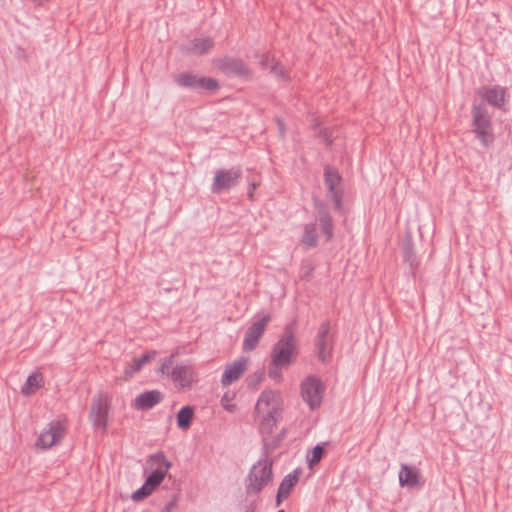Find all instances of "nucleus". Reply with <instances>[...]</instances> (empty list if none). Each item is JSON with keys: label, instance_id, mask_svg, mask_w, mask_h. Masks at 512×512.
<instances>
[{"label": "nucleus", "instance_id": "obj_1", "mask_svg": "<svg viewBox=\"0 0 512 512\" xmlns=\"http://www.w3.org/2000/svg\"><path fill=\"white\" fill-rule=\"evenodd\" d=\"M283 398L279 391L264 390L254 408V419L263 433H271L281 419Z\"/></svg>", "mask_w": 512, "mask_h": 512}, {"label": "nucleus", "instance_id": "obj_2", "mask_svg": "<svg viewBox=\"0 0 512 512\" xmlns=\"http://www.w3.org/2000/svg\"><path fill=\"white\" fill-rule=\"evenodd\" d=\"M171 466V462L161 453L150 456L146 463L148 473L146 481L132 494L131 498L134 501H141L150 496L163 482Z\"/></svg>", "mask_w": 512, "mask_h": 512}, {"label": "nucleus", "instance_id": "obj_3", "mask_svg": "<svg viewBox=\"0 0 512 512\" xmlns=\"http://www.w3.org/2000/svg\"><path fill=\"white\" fill-rule=\"evenodd\" d=\"M298 356V344L295 336L287 331L273 347L271 353V369L269 377L274 380H280L282 375L281 368H288L292 365Z\"/></svg>", "mask_w": 512, "mask_h": 512}, {"label": "nucleus", "instance_id": "obj_4", "mask_svg": "<svg viewBox=\"0 0 512 512\" xmlns=\"http://www.w3.org/2000/svg\"><path fill=\"white\" fill-rule=\"evenodd\" d=\"M314 215L315 221L307 224L304 228L302 243L306 247L316 246L320 237L329 241L333 235L332 218L327 208L323 204L316 202Z\"/></svg>", "mask_w": 512, "mask_h": 512}, {"label": "nucleus", "instance_id": "obj_5", "mask_svg": "<svg viewBox=\"0 0 512 512\" xmlns=\"http://www.w3.org/2000/svg\"><path fill=\"white\" fill-rule=\"evenodd\" d=\"M473 132L479 141L487 146L493 140L490 116L485 108L474 105L472 109Z\"/></svg>", "mask_w": 512, "mask_h": 512}, {"label": "nucleus", "instance_id": "obj_6", "mask_svg": "<svg viewBox=\"0 0 512 512\" xmlns=\"http://www.w3.org/2000/svg\"><path fill=\"white\" fill-rule=\"evenodd\" d=\"M67 431V422L65 419L52 420L47 427L40 433L36 445L43 449L51 448L59 443L65 436Z\"/></svg>", "mask_w": 512, "mask_h": 512}, {"label": "nucleus", "instance_id": "obj_7", "mask_svg": "<svg viewBox=\"0 0 512 512\" xmlns=\"http://www.w3.org/2000/svg\"><path fill=\"white\" fill-rule=\"evenodd\" d=\"M324 390L323 383L318 378L310 376L301 384V397L311 409H316L322 403Z\"/></svg>", "mask_w": 512, "mask_h": 512}, {"label": "nucleus", "instance_id": "obj_8", "mask_svg": "<svg viewBox=\"0 0 512 512\" xmlns=\"http://www.w3.org/2000/svg\"><path fill=\"white\" fill-rule=\"evenodd\" d=\"M272 478V463L268 459L260 460L255 464L248 478L249 491L259 492Z\"/></svg>", "mask_w": 512, "mask_h": 512}, {"label": "nucleus", "instance_id": "obj_9", "mask_svg": "<svg viewBox=\"0 0 512 512\" xmlns=\"http://www.w3.org/2000/svg\"><path fill=\"white\" fill-rule=\"evenodd\" d=\"M108 410L109 398L106 394L100 393L93 397L89 419L95 427L106 429Z\"/></svg>", "mask_w": 512, "mask_h": 512}, {"label": "nucleus", "instance_id": "obj_10", "mask_svg": "<svg viewBox=\"0 0 512 512\" xmlns=\"http://www.w3.org/2000/svg\"><path fill=\"white\" fill-rule=\"evenodd\" d=\"M250 360L246 357H240L228 363L221 376V384L227 387L238 381L248 370Z\"/></svg>", "mask_w": 512, "mask_h": 512}, {"label": "nucleus", "instance_id": "obj_11", "mask_svg": "<svg viewBox=\"0 0 512 512\" xmlns=\"http://www.w3.org/2000/svg\"><path fill=\"white\" fill-rule=\"evenodd\" d=\"M241 176L239 169H220L215 172L214 180L212 184V191L214 193H220L223 190H227L235 186Z\"/></svg>", "mask_w": 512, "mask_h": 512}, {"label": "nucleus", "instance_id": "obj_12", "mask_svg": "<svg viewBox=\"0 0 512 512\" xmlns=\"http://www.w3.org/2000/svg\"><path fill=\"white\" fill-rule=\"evenodd\" d=\"M270 319V315H263L257 319L248 329L243 341V349L245 351H251L255 349Z\"/></svg>", "mask_w": 512, "mask_h": 512}, {"label": "nucleus", "instance_id": "obj_13", "mask_svg": "<svg viewBox=\"0 0 512 512\" xmlns=\"http://www.w3.org/2000/svg\"><path fill=\"white\" fill-rule=\"evenodd\" d=\"M399 484L401 487L409 489L421 488L424 485V479L420 469L415 466L402 464L399 470Z\"/></svg>", "mask_w": 512, "mask_h": 512}, {"label": "nucleus", "instance_id": "obj_14", "mask_svg": "<svg viewBox=\"0 0 512 512\" xmlns=\"http://www.w3.org/2000/svg\"><path fill=\"white\" fill-rule=\"evenodd\" d=\"M215 68L224 74H235L238 76L249 75V69L246 65L236 59L219 58L213 62Z\"/></svg>", "mask_w": 512, "mask_h": 512}, {"label": "nucleus", "instance_id": "obj_15", "mask_svg": "<svg viewBox=\"0 0 512 512\" xmlns=\"http://www.w3.org/2000/svg\"><path fill=\"white\" fill-rule=\"evenodd\" d=\"M478 95L495 107H502L506 102V89L501 86H485L478 91Z\"/></svg>", "mask_w": 512, "mask_h": 512}, {"label": "nucleus", "instance_id": "obj_16", "mask_svg": "<svg viewBox=\"0 0 512 512\" xmlns=\"http://www.w3.org/2000/svg\"><path fill=\"white\" fill-rule=\"evenodd\" d=\"M172 379L181 388H190L198 381L196 372L189 366H179L172 372Z\"/></svg>", "mask_w": 512, "mask_h": 512}, {"label": "nucleus", "instance_id": "obj_17", "mask_svg": "<svg viewBox=\"0 0 512 512\" xmlns=\"http://www.w3.org/2000/svg\"><path fill=\"white\" fill-rule=\"evenodd\" d=\"M163 399V394L158 390L145 391L134 399V407L138 410H149Z\"/></svg>", "mask_w": 512, "mask_h": 512}, {"label": "nucleus", "instance_id": "obj_18", "mask_svg": "<svg viewBox=\"0 0 512 512\" xmlns=\"http://www.w3.org/2000/svg\"><path fill=\"white\" fill-rule=\"evenodd\" d=\"M300 476V471L295 470L293 473L288 474L281 482L277 497H276V503L277 505H280L281 502L286 499L290 492L292 491L293 487L297 484Z\"/></svg>", "mask_w": 512, "mask_h": 512}, {"label": "nucleus", "instance_id": "obj_19", "mask_svg": "<svg viewBox=\"0 0 512 512\" xmlns=\"http://www.w3.org/2000/svg\"><path fill=\"white\" fill-rule=\"evenodd\" d=\"M332 350V339L328 334L327 328H323L316 340V351L319 359L326 361Z\"/></svg>", "mask_w": 512, "mask_h": 512}, {"label": "nucleus", "instance_id": "obj_20", "mask_svg": "<svg viewBox=\"0 0 512 512\" xmlns=\"http://www.w3.org/2000/svg\"><path fill=\"white\" fill-rule=\"evenodd\" d=\"M156 351L149 350L134 354L130 363V374L140 372L148 363L156 357Z\"/></svg>", "mask_w": 512, "mask_h": 512}, {"label": "nucleus", "instance_id": "obj_21", "mask_svg": "<svg viewBox=\"0 0 512 512\" xmlns=\"http://www.w3.org/2000/svg\"><path fill=\"white\" fill-rule=\"evenodd\" d=\"M44 384V378L41 372H33L27 377L26 383L21 389V393L25 396L34 394Z\"/></svg>", "mask_w": 512, "mask_h": 512}, {"label": "nucleus", "instance_id": "obj_22", "mask_svg": "<svg viewBox=\"0 0 512 512\" xmlns=\"http://www.w3.org/2000/svg\"><path fill=\"white\" fill-rule=\"evenodd\" d=\"M213 47V42L209 38H199L193 40L188 47L189 52L195 55L207 53Z\"/></svg>", "mask_w": 512, "mask_h": 512}, {"label": "nucleus", "instance_id": "obj_23", "mask_svg": "<svg viewBox=\"0 0 512 512\" xmlns=\"http://www.w3.org/2000/svg\"><path fill=\"white\" fill-rule=\"evenodd\" d=\"M194 416V410L190 406H185L180 409L177 413V425L182 430H188L190 428L192 419Z\"/></svg>", "mask_w": 512, "mask_h": 512}, {"label": "nucleus", "instance_id": "obj_24", "mask_svg": "<svg viewBox=\"0 0 512 512\" xmlns=\"http://www.w3.org/2000/svg\"><path fill=\"white\" fill-rule=\"evenodd\" d=\"M219 88L220 84L216 79L212 77L199 76L196 89L208 93H215L219 90Z\"/></svg>", "mask_w": 512, "mask_h": 512}, {"label": "nucleus", "instance_id": "obj_25", "mask_svg": "<svg viewBox=\"0 0 512 512\" xmlns=\"http://www.w3.org/2000/svg\"><path fill=\"white\" fill-rule=\"evenodd\" d=\"M198 79L199 75L193 73H181L176 76L175 81L182 87L196 89Z\"/></svg>", "mask_w": 512, "mask_h": 512}, {"label": "nucleus", "instance_id": "obj_26", "mask_svg": "<svg viewBox=\"0 0 512 512\" xmlns=\"http://www.w3.org/2000/svg\"><path fill=\"white\" fill-rule=\"evenodd\" d=\"M236 392L229 390L224 393V395L221 398V406L223 409L230 413H234L237 411V404L235 402L236 400Z\"/></svg>", "mask_w": 512, "mask_h": 512}, {"label": "nucleus", "instance_id": "obj_27", "mask_svg": "<svg viewBox=\"0 0 512 512\" xmlns=\"http://www.w3.org/2000/svg\"><path fill=\"white\" fill-rule=\"evenodd\" d=\"M323 455L324 448L322 446L317 445L316 447H314L307 457L309 467L312 469L316 464H318L322 459Z\"/></svg>", "mask_w": 512, "mask_h": 512}, {"label": "nucleus", "instance_id": "obj_28", "mask_svg": "<svg viewBox=\"0 0 512 512\" xmlns=\"http://www.w3.org/2000/svg\"><path fill=\"white\" fill-rule=\"evenodd\" d=\"M326 184L331 191L336 190L340 182V177L337 172L333 170H327L325 173Z\"/></svg>", "mask_w": 512, "mask_h": 512}, {"label": "nucleus", "instance_id": "obj_29", "mask_svg": "<svg viewBox=\"0 0 512 512\" xmlns=\"http://www.w3.org/2000/svg\"><path fill=\"white\" fill-rule=\"evenodd\" d=\"M172 357L168 358L159 368V372L162 374H168L169 368L172 365Z\"/></svg>", "mask_w": 512, "mask_h": 512}, {"label": "nucleus", "instance_id": "obj_30", "mask_svg": "<svg viewBox=\"0 0 512 512\" xmlns=\"http://www.w3.org/2000/svg\"><path fill=\"white\" fill-rule=\"evenodd\" d=\"M274 70H275V73L279 74L281 77H283L285 79L288 78L287 74L284 72V70L282 68L275 67Z\"/></svg>", "mask_w": 512, "mask_h": 512}, {"label": "nucleus", "instance_id": "obj_31", "mask_svg": "<svg viewBox=\"0 0 512 512\" xmlns=\"http://www.w3.org/2000/svg\"><path fill=\"white\" fill-rule=\"evenodd\" d=\"M261 380H262V376H258V378H257V383H260V382H261Z\"/></svg>", "mask_w": 512, "mask_h": 512}, {"label": "nucleus", "instance_id": "obj_32", "mask_svg": "<svg viewBox=\"0 0 512 512\" xmlns=\"http://www.w3.org/2000/svg\"><path fill=\"white\" fill-rule=\"evenodd\" d=\"M278 512H284V510H280V511H278Z\"/></svg>", "mask_w": 512, "mask_h": 512}]
</instances>
